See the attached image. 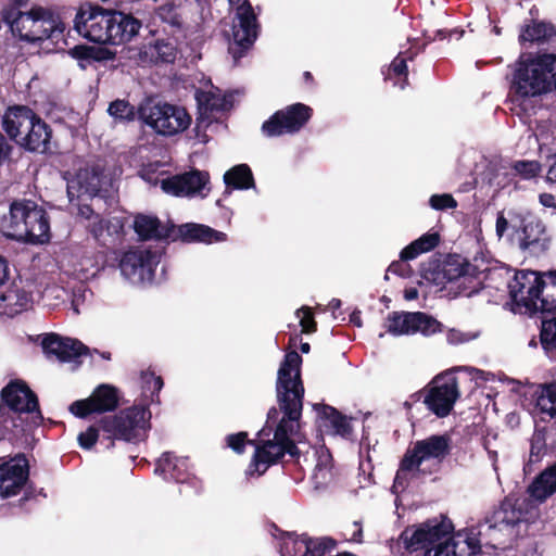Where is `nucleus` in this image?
I'll return each instance as SVG.
<instances>
[{
    "label": "nucleus",
    "mask_w": 556,
    "mask_h": 556,
    "mask_svg": "<svg viewBox=\"0 0 556 556\" xmlns=\"http://www.w3.org/2000/svg\"><path fill=\"white\" fill-rule=\"evenodd\" d=\"M302 356L294 350L286 353L278 369L276 382L279 407H270L264 427L257 438L250 440L248 432L240 431L226 435V447L243 454L247 445L254 446V453L247 475L263 476L269 467L278 464L285 455L300 457L296 445L301 442V417L303 410L304 386L301 379Z\"/></svg>",
    "instance_id": "obj_1"
},
{
    "label": "nucleus",
    "mask_w": 556,
    "mask_h": 556,
    "mask_svg": "<svg viewBox=\"0 0 556 556\" xmlns=\"http://www.w3.org/2000/svg\"><path fill=\"white\" fill-rule=\"evenodd\" d=\"M454 531L453 522L444 515L427 519L417 528L407 527L400 542L408 553L424 551V556H476L481 552V535L475 528Z\"/></svg>",
    "instance_id": "obj_2"
},
{
    "label": "nucleus",
    "mask_w": 556,
    "mask_h": 556,
    "mask_svg": "<svg viewBox=\"0 0 556 556\" xmlns=\"http://www.w3.org/2000/svg\"><path fill=\"white\" fill-rule=\"evenodd\" d=\"M43 421L37 394L22 379L11 380L0 392V425L11 442L38 428Z\"/></svg>",
    "instance_id": "obj_3"
},
{
    "label": "nucleus",
    "mask_w": 556,
    "mask_h": 556,
    "mask_svg": "<svg viewBox=\"0 0 556 556\" xmlns=\"http://www.w3.org/2000/svg\"><path fill=\"white\" fill-rule=\"evenodd\" d=\"M29 0H10L1 10V20L9 26L13 36L26 42H38L46 39L59 41L65 25L50 10L33 7L28 10Z\"/></svg>",
    "instance_id": "obj_4"
},
{
    "label": "nucleus",
    "mask_w": 556,
    "mask_h": 556,
    "mask_svg": "<svg viewBox=\"0 0 556 556\" xmlns=\"http://www.w3.org/2000/svg\"><path fill=\"white\" fill-rule=\"evenodd\" d=\"M0 229L7 238L29 244H43L51 239L49 214L31 200L13 201Z\"/></svg>",
    "instance_id": "obj_5"
},
{
    "label": "nucleus",
    "mask_w": 556,
    "mask_h": 556,
    "mask_svg": "<svg viewBox=\"0 0 556 556\" xmlns=\"http://www.w3.org/2000/svg\"><path fill=\"white\" fill-rule=\"evenodd\" d=\"M2 128L10 140L28 152L46 154L51 151L52 128L27 105L5 110Z\"/></svg>",
    "instance_id": "obj_6"
},
{
    "label": "nucleus",
    "mask_w": 556,
    "mask_h": 556,
    "mask_svg": "<svg viewBox=\"0 0 556 556\" xmlns=\"http://www.w3.org/2000/svg\"><path fill=\"white\" fill-rule=\"evenodd\" d=\"M556 89V53L521 54L515 64L510 91L518 98L538 97Z\"/></svg>",
    "instance_id": "obj_7"
},
{
    "label": "nucleus",
    "mask_w": 556,
    "mask_h": 556,
    "mask_svg": "<svg viewBox=\"0 0 556 556\" xmlns=\"http://www.w3.org/2000/svg\"><path fill=\"white\" fill-rule=\"evenodd\" d=\"M151 412L147 405H132L117 413L101 417L102 440L108 441V448L115 441L138 443L147 437L150 429Z\"/></svg>",
    "instance_id": "obj_8"
},
{
    "label": "nucleus",
    "mask_w": 556,
    "mask_h": 556,
    "mask_svg": "<svg viewBox=\"0 0 556 556\" xmlns=\"http://www.w3.org/2000/svg\"><path fill=\"white\" fill-rule=\"evenodd\" d=\"M140 122L157 135L172 137L188 129L192 118L184 106L148 97L140 102Z\"/></svg>",
    "instance_id": "obj_9"
},
{
    "label": "nucleus",
    "mask_w": 556,
    "mask_h": 556,
    "mask_svg": "<svg viewBox=\"0 0 556 556\" xmlns=\"http://www.w3.org/2000/svg\"><path fill=\"white\" fill-rule=\"evenodd\" d=\"M525 511L519 503V498L508 495L485 516V534L490 536L486 544L493 547L504 544L503 536L514 538L517 535L515 528L522 521Z\"/></svg>",
    "instance_id": "obj_10"
},
{
    "label": "nucleus",
    "mask_w": 556,
    "mask_h": 556,
    "mask_svg": "<svg viewBox=\"0 0 556 556\" xmlns=\"http://www.w3.org/2000/svg\"><path fill=\"white\" fill-rule=\"evenodd\" d=\"M542 287L539 281V271L531 269L517 270L508 282L510 311L514 314L533 317L538 314L539 290Z\"/></svg>",
    "instance_id": "obj_11"
},
{
    "label": "nucleus",
    "mask_w": 556,
    "mask_h": 556,
    "mask_svg": "<svg viewBox=\"0 0 556 556\" xmlns=\"http://www.w3.org/2000/svg\"><path fill=\"white\" fill-rule=\"evenodd\" d=\"M460 397L457 377L451 371L437 375L427 386L424 404L439 418L447 417Z\"/></svg>",
    "instance_id": "obj_12"
},
{
    "label": "nucleus",
    "mask_w": 556,
    "mask_h": 556,
    "mask_svg": "<svg viewBox=\"0 0 556 556\" xmlns=\"http://www.w3.org/2000/svg\"><path fill=\"white\" fill-rule=\"evenodd\" d=\"M230 4H237L236 17L238 24L232 27L233 41L229 46V52L235 60L241 59L253 46L260 31V24L254 9L249 0H228Z\"/></svg>",
    "instance_id": "obj_13"
},
{
    "label": "nucleus",
    "mask_w": 556,
    "mask_h": 556,
    "mask_svg": "<svg viewBox=\"0 0 556 556\" xmlns=\"http://www.w3.org/2000/svg\"><path fill=\"white\" fill-rule=\"evenodd\" d=\"M451 453V439L443 434H432L424 440L416 441L403 455V469H416L417 472L427 473L420 466L424 462L434 459L441 464Z\"/></svg>",
    "instance_id": "obj_14"
},
{
    "label": "nucleus",
    "mask_w": 556,
    "mask_h": 556,
    "mask_svg": "<svg viewBox=\"0 0 556 556\" xmlns=\"http://www.w3.org/2000/svg\"><path fill=\"white\" fill-rule=\"evenodd\" d=\"M313 112L311 106L301 102L287 105L263 123L262 132L266 137L299 132L312 118Z\"/></svg>",
    "instance_id": "obj_15"
},
{
    "label": "nucleus",
    "mask_w": 556,
    "mask_h": 556,
    "mask_svg": "<svg viewBox=\"0 0 556 556\" xmlns=\"http://www.w3.org/2000/svg\"><path fill=\"white\" fill-rule=\"evenodd\" d=\"M111 15L112 10H104L99 5H90L87 11L81 8L75 16L74 28L89 41L109 43Z\"/></svg>",
    "instance_id": "obj_16"
},
{
    "label": "nucleus",
    "mask_w": 556,
    "mask_h": 556,
    "mask_svg": "<svg viewBox=\"0 0 556 556\" xmlns=\"http://www.w3.org/2000/svg\"><path fill=\"white\" fill-rule=\"evenodd\" d=\"M159 264L156 252L134 249L126 251L119 260L122 275L131 283L152 282Z\"/></svg>",
    "instance_id": "obj_17"
},
{
    "label": "nucleus",
    "mask_w": 556,
    "mask_h": 556,
    "mask_svg": "<svg viewBox=\"0 0 556 556\" xmlns=\"http://www.w3.org/2000/svg\"><path fill=\"white\" fill-rule=\"evenodd\" d=\"M119 390L103 383L98 386L88 399L73 402L70 412L79 418H86L94 413L114 412L119 406Z\"/></svg>",
    "instance_id": "obj_18"
},
{
    "label": "nucleus",
    "mask_w": 556,
    "mask_h": 556,
    "mask_svg": "<svg viewBox=\"0 0 556 556\" xmlns=\"http://www.w3.org/2000/svg\"><path fill=\"white\" fill-rule=\"evenodd\" d=\"M281 540V551L289 556H325L337 547V541L330 536L311 538L306 533L283 532Z\"/></svg>",
    "instance_id": "obj_19"
},
{
    "label": "nucleus",
    "mask_w": 556,
    "mask_h": 556,
    "mask_svg": "<svg viewBox=\"0 0 556 556\" xmlns=\"http://www.w3.org/2000/svg\"><path fill=\"white\" fill-rule=\"evenodd\" d=\"M479 274L477 266L471 265L458 254H448L442 263L433 268H424V277L435 285L455 281L462 277H476Z\"/></svg>",
    "instance_id": "obj_20"
},
{
    "label": "nucleus",
    "mask_w": 556,
    "mask_h": 556,
    "mask_svg": "<svg viewBox=\"0 0 556 556\" xmlns=\"http://www.w3.org/2000/svg\"><path fill=\"white\" fill-rule=\"evenodd\" d=\"M208 182L210 175L207 172L192 169L163 179L161 188L164 192L175 197H191L200 193Z\"/></svg>",
    "instance_id": "obj_21"
},
{
    "label": "nucleus",
    "mask_w": 556,
    "mask_h": 556,
    "mask_svg": "<svg viewBox=\"0 0 556 556\" xmlns=\"http://www.w3.org/2000/svg\"><path fill=\"white\" fill-rule=\"evenodd\" d=\"M41 346L48 357L55 356L61 363H70L89 353L86 346L78 339L63 338L51 332L42 339Z\"/></svg>",
    "instance_id": "obj_22"
},
{
    "label": "nucleus",
    "mask_w": 556,
    "mask_h": 556,
    "mask_svg": "<svg viewBox=\"0 0 556 556\" xmlns=\"http://www.w3.org/2000/svg\"><path fill=\"white\" fill-rule=\"evenodd\" d=\"M319 427L324 428L327 434L339 435L350 439L353 433L351 419L343 415L336 407L328 404H315Z\"/></svg>",
    "instance_id": "obj_23"
},
{
    "label": "nucleus",
    "mask_w": 556,
    "mask_h": 556,
    "mask_svg": "<svg viewBox=\"0 0 556 556\" xmlns=\"http://www.w3.org/2000/svg\"><path fill=\"white\" fill-rule=\"evenodd\" d=\"M170 239L174 241L179 239L186 243L201 242L211 244L226 241L227 235L203 224L187 223L178 227L175 226V231Z\"/></svg>",
    "instance_id": "obj_24"
},
{
    "label": "nucleus",
    "mask_w": 556,
    "mask_h": 556,
    "mask_svg": "<svg viewBox=\"0 0 556 556\" xmlns=\"http://www.w3.org/2000/svg\"><path fill=\"white\" fill-rule=\"evenodd\" d=\"M141 22L129 14L112 10L109 45H122L138 35Z\"/></svg>",
    "instance_id": "obj_25"
},
{
    "label": "nucleus",
    "mask_w": 556,
    "mask_h": 556,
    "mask_svg": "<svg viewBox=\"0 0 556 556\" xmlns=\"http://www.w3.org/2000/svg\"><path fill=\"white\" fill-rule=\"evenodd\" d=\"M525 227V233L520 235L519 248L535 254L545 252L548 249L549 238L544 223L531 214Z\"/></svg>",
    "instance_id": "obj_26"
},
{
    "label": "nucleus",
    "mask_w": 556,
    "mask_h": 556,
    "mask_svg": "<svg viewBox=\"0 0 556 556\" xmlns=\"http://www.w3.org/2000/svg\"><path fill=\"white\" fill-rule=\"evenodd\" d=\"M154 472L166 481L186 483L190 480L187 460L178 458L172 452H164L156 460Z\"/></svg>",
    "instance_id": "obj_27"
},
{
    "label": "nucleus",
    "mask_w": 556,
    "mask_h": 556,
    "mask_svg": "<svg viewBox=\"0 0 556 556\" xmlns=\"http://www.w3.org/2000/svg\"><path fill=\"white\" fill-rule=\"evenodd\" d=\"M67 54L77 61L80 70H87L96 63L112 61L115 53L101 46H89L86 43L76 45L67 50Z\"/></svg>",
    "instance_id": "obj_28"
},
{
    "label": "nucleus",
    "mask_w": 556,
    "mask_h": 556,
    "mask_svg": "<svg viewBox=\"0 0 556 556\" xmlns=\"http://www.w3.org/2000/svg\"><path fill=\"white\" fill-rule=\"evenodd\" d=\"M185 7L181 0L167 1L154 10L153 18L169 28L170 34L180 33L185 28ZM166 30V27H164Z\"/></svg>",
    "instance_id": "obj_29"
},
{
    "label": "nucleus",
    "mask_w": 556,
    "mask_h": 556,
    "mask_svg": "<svg viewBox=\"0 0 556 556\" xmlns=\"http://www.w3.org/2000/svg\"><path fill=\"white\" fill-rule=\"evenodd\" d=\"M134 229L141 240H166L173 237L175 225L163 226L157 217L139 214L135 217Z\"/></svg>",
    "instance_id": "obj_30"
},
{
    "label": "nucleus",
    "mask_w": 556,
    "mask_h": 556,
    "mask_svg": "<svg viewBox=\"0 0 556 556\" xmlns=\"http://www.w3.org/2000/svg\"><path fill=\"white\" fill-rule=\"evenodd\" d=\"M519 42L548 43L556 50V27L551 22L532 20L531 24L522 26Z\"/></svg>",
    "instance_id": "obj_31"
},
{
    "label": "nucleus",
    "mask_w": 556,
    "mask_h": 556,
    "mask_svg": "<svg viewBox=\"0 0 556 556\" xmlns=\"http://www.w3.org/2000/svg\"><path fill=\"white\" fill-rule=\"evenodd\" d=\"M528 495L543 503L556 493V462L541 471L527 488Z\"/></svg>",
    "instance_id": "obj_32"
},
{
    "label": "nucleus",
    "mask_w": 556,
    "mask_h": 556,
    "mask_svg": "<svg viewBox=\"0 0 556 556\" xmlns=\"http://www.w3.org/2000/svg\"><path fill=\"white\" fill-rule=\"evenodd\" d=\"M195 100L198 104V116L195 118V130L206 128L211 123L214 113L223 110V100L211 91L197 90Z\"/></svg>",
    "instance_id": "obj_33"
},
{
    "label": "nucleus",
    "mask_w": 556,
    "mask_h": 556,
    "mask_svg": "<svg viewBox=\"0 0 556 556\" xmlns=\"http://www.w3.org/2000/svg\"><path fill=\"white\" fill-rule=\"evenodd\" d=\"M539 281L542 287H539L538 313H556V269L539 271Z\"/></svg>",
    "instance_id": "obj_34"
},
{
    "label": "nucleus",
    "mask_w": 556,
    "mask_h": 556,
    "mask_svg": "<svg viewBox=\"0 0 556 556\" xmlns=\"http://www.w3.org/2000/svg\"><path fill=\"white\" fill-rule=\"evenodd\" d=\"M225 191L228 195L232 190H248L255 187L252 169L248 164H238L224 174Z\"/></svg>",
    "instance_id": "obj_35"
},
{
    "label": "nucleus",
    "mask_w": 556,
    "mask_h": 556,
    "mask_svg": "<svg viewBox=\"0 0 556 556\" xmlns=\"http://www.w3.org/2000/svg\"><path fill=\"white\" fill-rule=\"evenodd\" d=\"M413 60V54L409 50L400 52L391 62L387 71H383L384 80L392 81L394 87L404 89L408 86V67L407 61Z\"/></svg>",
    "instance_id": "obj_36"
},
{
    "label": "nucleus",
    "mask_w": 556,
    "mask_h": 556,
    "mask_svg": "<svg viewBox=\"0 0 556 556\" xmlns=\"http://www.w3.org/2000/svg\"><path fill=\"white\" fill-rule=\"evenodd\" d=\"M105 176L100 166H91L83 168L77 174V181L81 192L90 195H102Z\"/></svg>",
    "instance_id": "obj_37"
},
{
    "label": "nucleus",
    "mask_w": 556,
    "mask_h": 556,
    "mask_svg": "<svg viewBox=\"0 0 556 556\" xmlns=\"http://www.w3.org/2000/svg\"><path fill=\"white\" fill-rule=\"evenodd\" d=\"M531 214V212L525 210H509L507 216L504 212H498L495 224L496 236L502 238L508 229L514 232L518 227L525 226Z\"/></svg>",
    "instance_id": "obj_38"
},
{
    "label": "nucleus",
    "mask_w": 556,
    "mask_h": 556,
    "mask_svg": "<svg viewBox=\"0 0 556 556\" xmlns=\"http://www.w3.org/2000/svg\"><path fill=\"white\" fill-rule=\"evenodd\" d=\"M540 343L545 354L549 358L556 359V313L542 314Z\"/></svg>",
    "instance_id": "obj_39"
},
{
    "label": "nucleus",
    "mask_w": 556,
    "mask_h": 556,
    "mask_svg": "<svg viewBox=\"0 0 556 556\" xmlns=\"http://www.w3.org/2000/svg\"><path fill=\"white\" fill-rule=\"evenodd\" d=\"M3 469V473L10 478H13V484L11 486L23 488L28 479V460L22 453L10 458L8 462L0 464Z\"/></svg>",
    "instance_id": "obj_40"
},
{
    "label": "nucleus",
    "mask_w": 556,
    "mask_h": 556,
    "mask_svg": "<svg viewBox=\"0 0 556 556\" xmlns=\"http://www.w3.org/2000/svg\"><path fill=\"white\" fill-rule=\"evenodd\" d=\"M533 396L541 413L556 418V381L539 384Z\"/></svg>",
    "instance_id": "obj_41"
},
{
    "label": "nucleus",
    "mask_w": 556,
    "mask_h": 556,
    "mask_svg": "<svg viewBox=\"0 0 556 556\" xmlns=\"http://www.w3.org/2000/svg\"><path fill=\"white\" fill-rule=\"evenodd\" d=\"M144 49V54L154 63H174L176 60L177 48L169 39H157Z\"/></svg>",
    "instance_id": "obj_42"
},
{
    "label": "nucleus",
    "mask_w": 556,
    "mask_h": 556,
    "mask_svg": "<svg viewBox=\"0 0 556 556\" xmlns=\"http://www.w3.org/2000/svg\"><path fill=\"white\" fill-rule=\"evenodd\" d=\"M410 334L417 332L430 337L443 331V325L433 316L424 312H413L410 315Z\"/></svg>",
    "instance_id": "obj_43"
},
{
    "label": "nucleus",
    "mask_w": 556,
    "mask_h": 556,
    "mask_svg": "<svg viewBox=\"0 0 556 556\" xmlns=\"http://www.w3.org/2000/svg\"><path fill=\"white\" fill-rule=\"evenodd\" d=\"M108 113L116 122L128 124L136 118L140 121V104L136 108L128 100L116 99L109 104Z\"/></svg>",
    "instance_id": "obj_44"
},
{
    "label": "nucleus",
    "mask_w": 556,
    "mask_h": 556,
    "mask_svg": "<svg viewBox=\"0 0 556 556\" xmlns=\"http://www.w3.org/2000/svg\"><path fill=\"white\" fill-rule=\"evenodd\" d=\"M413 312H391L388 314L387 331L393 336L410 334V314Z\"/></svg>",
    "instance_id": "obj_45"
},
{
    "label": "nucleus",
    "mask_w": 556,
    "mask_h": 556,
    "mask_svg": "<svg viewBox=\"0 0 556 556\" xmlns=\"http://www.w3.org/2000/svg\"><path fill=\"white\" fill-rule=\"evenodd\" d=\"M27 304V295L18 290H10L0 294V307L9 314H17L24 311Z\"/></svg>",
    "instance_id": "obj_46"
},
{
    "label": "nucleus",
    "mask_w": 556,
    "mask_h": 556,
    "mask_svg": "<svg viewBox=\"0 0 556 556\" xmlns=\"http://www.w3.org/2000/svg\"><path fill=\"white\" fill-rule=\"evenodd\" d=\"M546 453V429H535L530 439L529 464L540 463Z\"/></svg>",
    "instance_id": "obj_47"
},
{
    "label": "nucleus",
    "mask_w": 556,
    "mask_h": 556,
    "mask_svg": "<svg viewBox=\"0 0 556 556\" xmlns=\"http://www.w3.org/2000/svg\"><path fill=\"white\" fill-rule=\"evenodd\" d=\"M100 437L102 438L101 417L85 431L80 432L77 437V441L83 450L88 451L96 445Z\"/></svg>",
    "instance_id": "obj_48"
},
{
    "label": "nucleus",
    "mask_w": 556,
    "mask_h": 556,
    "mask_svg": "<svg viewBox=\"0 0 556 556\" xmlns=\"http://www.w3.org/2000/svg\"><path fill=\"white\" fill-rule=\"evenodd\" d=\"M140 381L143 392H151V401L159 402V393L164 386L162 377L155 376L153 371H141Z\"/></svg>",
    "instance_id": "obj_49"
},
{
    "label": "nucleus",
    "mask_w": 556,
    "mask_h": 556,
    "mask_svg": "<svg viewBox=\"0 0 556 556\" xmlns=\"http://www.w3.org/2000/svg\"><path fill=\"white\" fill-rule=\"evenodd\" d=\"M511 168L523 179L535 178L541 173V164L538 161H516Z\"/></svg>",
    "instance_id": "obj_50"
},
{
    "label": "nucleus",
    "mask_w": 556,
    "mask_h": 556,
    "mask_svg": "<svg viewBox=\"0 0 556 556\" xmlns=\"http://www.w3.org/2000/svg\"><path fill=\"white\" fill-rule=\"evenodd\" d=\"M302 317L300 318V326L302 328L301 332L311 334L317 331V323L314 317L313 309L309 306H302L296 311V315Z\"/></svg>",
    "instance_id": "obj_51"
},
{
    "label": "nucleus",
    "mask_w": 556,
    "mask_h": 556,
    "mask_svg": "<svg viewBox=\"0 0 556 556\" xmlns=\"http://www.w3.org/2000/svg\"><path fill=\"white\" fill-rule=\"evenodd\" d=\"M429 204L433 210L445 211L457 207V201L450 193L433 194L429 199Z\"/></svg>",
    "instance_id": "obj_52"
},
{
    "label": "nucleus",
    "mask_w": 556,
    "mask_h": 556,
    "mask_svg": "<svg viewBox=\"0 0 556 556\" xmlns=\"http://www.w3.org/2000/svg\"><path fill=\"white\" fill-rule=\"evenodd\" d=\"M416 248L421 251V253L429 252L433 250L440 243V235L438 232H428L413 241Z\"/></svg>",
    "instance_id": "obj_53"
},
{
    "label": "nucleus",
    "mask_w": 556,
    "mask_h": 556,
    "mask_svg": "<svg viewBox=\"0 0 556 556\" xmlns=\"http://www.w3.org/2000/svg\"><path fill=\"white\" fill-rule=\"evenodd\" d=\"M110 222L101 217L100 214L93 216V219L89 222L87 228L91 236L100 241L101 237L105 231L109 230Z\"/></svg>",
    "instance_id": "obj_54"
},
{
    "label": "nucleus",
    "mask_w": 556,
    "mask_h": 556,
    "mask_svg": "<svg viewBox=\"0 0 556 556\" xmlns=\"http://www.w3.org/2000/svg\"><path fill=\"white\" fill-rule=\"evenodd\" d=\"M389 273L400 276V277H403V278H408L412 276L413 269H412L410 265L407 264V261H402V258L400 257V260L393 261L389 265L386 276H384L386 279H389V276H388Z\"/></svg>",
    "instance_id": "obj_55"
},
{
    "label": "nucleus",
    "mask_w": 556,
    "mask_h": 556,
    "mask_svg": "<svg viewBox=\"0 0 556 556\" xmlns=\"http://www.w3.org/2000/svg\"><path fill=\"white\" fill-rule=\"evenodd\" d=\"M13 146L8 138L0 131V167L11 159Z\"/></svg>",
    "instance_id": "obj_56"
},
{
    "label": "nucleus",
    "mask_w": 556,
    "mask_h": 556,
    "mask_svg": "<svg viewBox=\"0 0 556 556\" xmlns=\"http://www.w3.org/2000/svg\"><path fill=\"white\" fill-rule=\"evenodd\" d=\"M15 482L13 478L8 477L7 475H3V486L2 492L0 494L1 497H10L18 494L23 488H15L11 486L10 484H13L12 482Z\"/></svg>",
    "instance_id": "obj_57"
},
{
    "label": "nucleus",
    "mask_w": 556,
    "mask_h": 556,
    "mask_svg": "<svg viewBox=\"0 0 556 556\" xmlns=\"http://www.w3.org/2000/svg\"><path fill=\"white\" fill-rule=\"evenodd\" d=\"M412 471H416V469H403V457H402L400 460L399 469L394 477L393 486L400 485V486L404 488L407 482L406 473L412 472Z\"/></svg>",
    "instance_id": "obj_58"
},
{
    "label": "nucleus",
    "mask_w": 556,
    "mask_h": 556,
    "mask_svg": "<svg viewBox=\"0 0 556 556\" xmlns=\"http://www.w3.org/2000/svg\"><path fill=\"white\" fill-rule=\"evenodd\" d=\"M421 253V251H419L418 248H416V245L414 244V242L409 243L408 245H406L400 253V257L402 258V261H410V260H414L416 258L417 256H419Z\"/></svg>",
    "instance_id": "obj_59"
},
{
    "label": "nucleus",
    "mask_w": 556,
    "mask_h": 556,
    "mask_svg": "<svg viewBox=\"0 0 556 556\" xmlns=\"http://www.w3.org/2000/svg\"><path fill=\"white\" fill-rule=\"evenodd\" d=\"M353 527L355 528L351 535L346 538L345 540L349 542L354 543H362L363 542V528L362 523L359 521H354Z\"/></svg>",
    "instance_id": "obj_60"
},
{
    "label": "nucleus",
    "mask_w": 556,
    "mask_h": 556,
    "mask_svg": "<svg viewBox=\"0 0 556 556\" xmlns=\"http://www.w3.org/2000/svg\"><path fill=\"white\" fill-rule=\"evenodd\" d=\"M447 342L451 344H458L466 341L465 334L458 330L451 329L446 334Z\"/></svg>",
    "instance_id": "obj_61"
},
{
    "label": "nucleus",
    "mask_w": 556,
    "mask_h": 556,
    "mask_svg": "<svg viewBox=\"0 0 556 556\" xmlns=\"http://www.w3.org/2000/svg\"><path fill=\"white\" fill-rule=\"evenodd\" d=\"M452 33H454V30L438 29V30H435L434 36L428 35V31H425L424 36L428 40V42H431L437 39L444 40V39L448 38L452 35Z\"/></svg>",
    "instance_id": "obj_62"
},
{
    "label": "nucleus",
    "mask_w": 556,
    "mask_h": 556,
    "mask_svg": "<svg viewBox=\"0 0 556 556\" xmlns=\"http://www.w3.org/2000/svg\"><path fill=\"white\" fill-rule=\"evenodd\" d=\"M539 201L544 207H551L556 210V198L552 193H541L539 195Z\"/></svg>",
    "instance_id": "obj_63"
},
{
    "label": "nucleus",
    "mask_w": 556,
    "mask_h": 556,
    "mask_svg": "<svg viewBox=\"0 0 556 556\" xmlns=\"http://www.w3.org/2000/svg\"><path fill=\"white\" fill-rule=\"evenodd\" d=\"M78 215L85 219H88L89 222L93 219V216H97L98 214L94 213L91 205L84 204L78 207Z\"/></svg>",
    "instance_id": "obj_64"
}]
</instances>
